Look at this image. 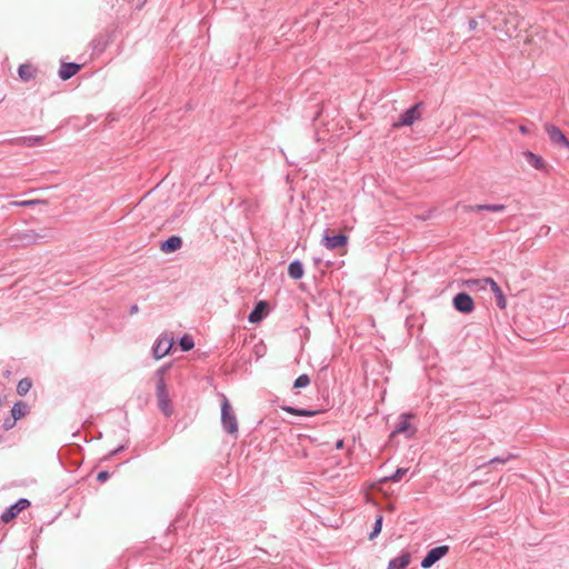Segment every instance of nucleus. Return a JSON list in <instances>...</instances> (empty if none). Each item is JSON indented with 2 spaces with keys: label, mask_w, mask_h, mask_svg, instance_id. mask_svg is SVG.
Here are the masks:
<instances>
[{
  "label": "nucleus",
  "mask_w": 569,
  "mask_h": 569,
  "mask_svg": "<svg viewBox=\"0 0 569 569\" xmlns=\"http://www.w3.org/2000/svg\"><path fill=\"white\" fill-rule=\"evenodd\" d=\"M169 367V365L162 366L156 371V397L158 400V407L167 417H169L172 413L171 399L169 396L168 387L164 381V373L167 372Z\"/></svg>",
  "instance_id": "1"
},
{
  "label": "nucleus",
  "mask_w": 569,
  "mask_h": 569,
  "mask_svg": "<svg viewBox=\"0 0 569 569\" xmlns=\"http://www.w3.org/2000/svg\"><path fill=\"white\" fill-rule=\"evenodd\" d=\"M496 297V305L499 309L505 310L507 308V299L500 287H496L492 291Z\"/></svg>",
  "instance_id": "23"
},
{
  "label": "nucleus",
  "mask_w": 569,
  "mask_h": 569,
  "mask_svg": "<svg viewBox=\"0 0 569 569\" xmlns=\"http://www.w3.org/2000/svg\"><path fill=\"white\" fill-rule=\"evenodd\" d=\"M110 475L108 471H100L97 476V479L101 482L106 481L107 479H109Z\"/></svg>",
  "instance_id": "33"
},
{
  "label": "nucleus",
  "mask_w": 569,
  "mask_h": 569,
  "mask_svg": "<svg viewBox=\"0 0 569 569\" xmlns=\"http://www.w3.org/2000/svg\"><path fill=\"white\" fill-rule=\"evenodd\" d=\"M267 303L264 301H260L256 305L253 310L249 313L248 320L251 323L260 322L266 315Z\"/></svg>",
  "instance_id": "16"
},
{
  "label": "nucleus",
  "mask_w": 569,
  "mask_h": 569,
  "mask_svg": "<svg viewBox=\"0 0 569 569\" xmlns=\"http://www.w3.org/2000/svg\"><path fill=\"white\" fill-rule=\"evenodd\" d=\"M545 128H546V132L552 143L567 147L569 141L558 127H556L553 124H546Z\"/></svg>",
  "instance_id": "9"
},
{
  "label": "nucleus",
  "mask_w": 569,
  "mask_h": 569,
  "mask_svg": "<svg viewBox=\"0 0 569 569\" xmlns=\"http://www.w3.org/2000/svg\"><path fill=\"white\" fill-rule=\"evenodd\" d=\"M409 418L410 416L408 415H401L400 420L393 430V433H403L410 430L411 426L409 422Z\"/></svg>",
  "instance_id": "22"
},
{
  "label": "nucleus",
  "mask_w": 569,
  "mask_h": 569,
  "mask_svg": "<svg viewBox=\"0 0 569 569\" xmlns=\"http://www.w3.org/2000/svg\"><path fill=\"white\" fill-rule=\"evenodd\" d=\"M44 137L42 136H28L19 139V144L22 147H34L43 143Z\"/></svg>",
  "instance_id": "20"
},
{
  "label": "nucleus",
  "mask_w": 569,
  "mask_h": 569,
  "mask_svg": "<svg viewBox=\"0 0 569 569\" xmlns=\"http://www.w3.org/2000/svg\"><path fill=\"white\" fill-rule=\"evenodd\" d=\"M506 209L505 204L495 203V204H476V206H463L465 211H491V212H501Z\"/></svg>",
  "instance_id": "15"
},
{
  "label": "nucleus",
  "mask_w": 569,
  "mask_h": 569,
  "mask_svg": "<svg viewBox=\"0 0 569 569\" xmlns=\"http://www.w3.org/2000/svg\"><path fill=\"white\" fill-rule=\"evenodd\" d=\"M408 472L407 468H398L391 476L385 478L383 481L390 480L393 482H398L402 479V477Z\"/></svg>",
  "instance_id": "27"
},
{
  "label": "nucleus",
  "mask_w": 569,
  "mask_h": 569,
  "mask_svg": "<svg viewBox=\"0 0 569 569\" xmlns=\"http://www.w3.org/2000/svg\"><path fill=\"white\" fill-rule=\"evenodd\" d=\"M281 409L290 415L302 416V417H312L317 415V411L307 410V409H298L291 406H282Z\"/></svg>",
  "instance_id": "21"
},
{
  "label": "nucleus",
  "mask_w": 569,
  "mask_h": 569,
  "mask_svg": "<svg viewBox=\"0 0 569 569\" xmlns=\"http://www.w3.org/2000/svg\"><path fill=\"white\" fill-rule=\"evenodd\" d=\"M29 411V406L22 401H18L13 405L11 409V416L13 419V422H16L18 419H21L24 417Z\"/></svg>",
  "instance_id": "17"
},
{
  "label": "nucleus",
  "mask_w": 569,
  "mask_h": 569,
  "mask_svg": "<svg viewBox=\"0 0 569 569\" xmlns=\"http://www.w3.org/2000/svg\"><path fill=\"white\" fill-rule=\"evenodd\" d=\"M182 247V239L179 236H171L160 244V250L164 253H171Z\"/></svg>",
  "instance_id": "11"
},
{
  "label": "nucleus",
  "mask_w": 569,
  "mask_h": 569,
  "mask_svg": "<svg viewBox=\"0 0 569 569\" xmlns=\"http://www.w3.org/2000/svg\"><path fill=\"white\" fill-rule=\"evenodd\" d=\"M36 72H37L36 69L31 64H28V63L21 64L18 69V74H19L20 79L23 81H30L31 79H33L36 76Z\"/></svg>",
  "instance_id": "18"
},
{
  "label": "nucleus",
  "mask_w": 569,
  "mask_h": 569,
  "mask_svg": "<svg viewBox=\"0 0 569 569\" xmlns=\"http://www.w3.org/2000/svg\"><path fill=\"white\" fill-rule=\"evenodd\" d=\"M411 556L409 552H402L400 556L392 558L387 569H405L409 566Z\"/></svg>",
  "instance_id": "14"
},
{
  "label": "nucleus",
  "mask_w": 569,
  "mask_h": 569,
  "mask_svg": "<svg viewBox=\"0 0 569 569\" xmlns=\"http://www.w3.org/2000/svg\"><path fill=\"white\" fill-rule=\"evenodd\" d=\"M519 131H520L522 134H528V133H529V129H528L526 126H523V124H521V126L519 127Z\"/></svg>",
  "instance_id": "36"
},
{
  "label": "nucleus",
  "mask_w": 569,
  "mask_h": 569,
  "mask_svg": "<svg viewBox=\"0 0 569 569\" xmlns=\"http://www.w3.org/2000/svg\"><path fill=\"white\" fill-rule=\"evenodd\" d=\"M139 310L138 306L137 305H133L131 308H130V313L133 315V313H137Z\"/></svg>",
  "instance_id": "37"
},
{
  "label": "nucleus",
  "mask_w": 569,
  "mask_h": 569,
  "mask_svg": "<svg viewBox=\"0 0 569 569\" xmlns=\"http://www.w3.org/2000/svg\"><path fill=\"white\" fill-rule=\"evenodd\" d=\"M310 385V378L308 375H300L293 382V388H305Z\"/></svg>",
  "instance_id": "29"
},
{
  "label": "nucleus",
  "mask_w": 569,
  "mask_h": 569,
  "mask_svg": "<svg viewBox=\"0 0 569 569\" xmlns=\"http://www.w3.org/2000/svg\"><path fill=\"white\" fill-rule=\"evenodd\" d=\"M173 345V339L168 336H160L156 341L152 352L153 357L159 360L169 353Z\"/></svg>",
  "instance_id": "6"
},
{
  "label": "nucleus",
  "mask_w": 569,
  "mask_h": 569,
  "mask_svg": "<svg viewBox=\"0 0 569 569\" xmlns=\"http://www.w3.org/2000/svg\"><path fill=\"white\" fill-rule=\"evenodd\" d=\"M80 68H81L80 64H78L76 62L62 63L59 69V77L62 80H68L71 77H73L80 70Z\"/></svg>",
  "instance_id": "13"
},
{
  "label": "nucleus",
  "mask_w": 569,
  "mask_h": 569,
  "mask_svg": "<svg viewBox=\"0 0 569 569\" xmlns=\"http://www.w3.org/2000/svg\"><path fill=\"white\" fill-rule=\"evenodd\" d=\"M13 425H14L13 419H7V420H4V422H3V427H4V429H7V430H8V429H10V428H12V427H13Z\"/></svg>",
  "instance_id": "34"
},
{
  "label": "nucleus",
  "mask_w": 569,
  "mask_h": 569,
  "mask_svg": "<svg viewBox=\"0 0 569 569\" xmlns=\"http://www.w3.org/2000/svg\"><path fill=\"white\" fill-rule=\"evenodd\" d=\"M515 458H516V455H513V453H508V455L501 456V457H495V458L490 459L488 462L483 463L482 467H485L487 465H493V463H506L509 460L515 459Z\"/></svg>",
  "instance_id": "26"
},
{
  "label": "nucleus",
  "mask_w": 569,
  "mask_h": 569,
  "mask_svg": "<svg viewBox=\"0 0 569 569\" xmlns=\"http://www.w3.org/2000/svg\"><path fill=\"white\" fill-rule=\"evenodd\" d=\"M468 24H469V29H470L471 31H472V30H476V29H477V26H478V23H477V21H476L475 19H470V20H469V22H468Z\"/></svg>",
  "instance_id": "35"
},
{
  "label": "nucleus",
  "mask_w": 569,
  "mask_h": 569,
  "mask_svg": "<svg viewBox=\"0 0 569 569\" xmlns=\"http://www.w3.org/2000/svg\"><path fill=\"white\" fill-rule=\"evenodd\" d=\"M468 286L471 288H476L479 290H483L487 288L486 283L482 282V279H471L467 281Z\"/></svg>",
  "instance_id": "31"
},
{
  "label": "nucleus",
  "mask_w": 569,
  "mask_h": 569,
  "mask_svg": "<svg viewBox=\"0 0 569 569\" xmlns=\"http://www.w3.org/2000/svg\"><path fill=\"white\" fill-rule=\"evenodd\" d=\"M180 347L183 351H189L191 350L193 347H194V342H193V339L188 336V335H184L181 339H180Z\"/></svg>",
  "instance_id": "28"
},
{
  "label": "nucleus",
  "mask_w": 569,
  "mask_h": 569,
  "mask_svg": "<svg viewBox=\"0 0 569 569\" xmlns=\"http://www.w3.org/2000/svg\"><path fill=\"white\" fill-rule=\"evenodd\" d=\"M123 449V446H120L118 449L111 451V455H117L119 451H121Z\"/></svg>",
  "instance_id": "39"
},
{
  "label": "nucleus",
  "mask_w": 569,
  "mask_h": 569,
  "mask_svg": "<svg viewBox=\"0 0 569 569\" xmlns=\"http://www.w3.org/2000/svg\"><path fill=\"white\" fill-rule=\"evenodd\" d=\"M347 241H348V237L345 234H336V236L325 234L322 238V244L329 250H335L340 247H343V246H346Z\"/></svg>",
  "instance_id": "10"
},
{
  "label": "nucleus",
  "mask_w": 569,
  "mask_h": 569,
  "mask_svg": "<svg viewBox=\"0 0 569 569\" xmlns=\"http://www.w3.org/2000/svg\"><path fill=\"white\" fill-rule=\"evenodd\" d=\"M32 387V381L29 378H23L18 382L17 392L20 396H24L29 392Z\"/></svg>",
  "instance_id": "24"
},
{
  "label": "nucleus",
  "mask_w": 569,
  "mask_h": 569,
  "mask_svg": "<svg viewBox=\"0 0 569 569\" xmlns=\"http://www.w3.org/2000/svg\"><path fill=\"white\" fill-rule=\"evenodd\" d=\"M42 201L41 200H38V199H33V200H23V201H13L11 202V206H16V207H33L38 203H41Z\"/></svg>",
  "instance_id": "30"
},
{
  "label": "nucleus",
  "mask_w": 569,
  "mask_h": 569,
  "mask_svg": "<svg viewBox=\"0 0 569 569\" xmlns=\"http://www.w3.org/2000/svg\"><path fill=\"white\" fill-rule=\"evenodd\" d=\"M382 521H383V518L381 515H379L377 518H376V521H375V526H373V529L372 531L369 533V539L370 540H373L376 537H378V535L381 532V528H382Z\"/></svg>",
  "instance_id": "25"
},
{
  "label": "nucleus",
  "mask_w": 569,
  "mask_h": 569,
  "mask_svg": "<svg viewBox=\"0 0 569 569\" xmlns=\"http://www.w3.org/2000/svg\"><path fill=\"white\" fill-rule=\"evenodd\" d=\"M523 157H525L526 161L535 169H537L539 171H545V172L547 171L548 166L546 164V162L543 161V159L540 156H538L531 151H525Z\"/></svg>",
  "instance_id": "12"
},
{
  "label": "nucleus",
  "mask_w": 569,
  "mask_h": 569,
  "mask_svg": "<svg viewBox=\"0 0 569 569\" xmlns=\"http://www.w3.org/2000/svg\"><path fill=\"white\" fill-rule=\"evenodd\" d=\"M449 551L448 546H439L428 551L426 557L421 561V567L428 569L432 567L438 560L446 556Z\"/></svg>",
  "instance_id": "5"
},
{
  "label": "nucleus",
  "mask_w": 569,
  "mask_h": 569,
  "mask_svg": "<svg viewBox=\"0 0 569 569\" xmlns=\"http://www.w3.org/2000/svg\"><path fill=\"white\" fill-rule=\"evenodd\" d=\"M453 307L462 313H470L475 309V302L468 293L460 292L453 298Z\"/></svg>",
  "instance_id": "7"
},
{
  "label": "nucleus",
  "mask_w": 569,
  "mask_h": 569,
  "mask_svg": "<svg viewBox=\"0 0 569 569\" xmlns=\"http://www.w3.org/2000/svg\"><path fill=\"white\" fill-rule=\"evenodd\" d=\"M421 103H417L406 110L399 118L397 122L393 123V127H403L411 126L416 120L420 118L419 107Z\"/></svg>",
  "instance_id": "8"
},
{
  "label": "nucleus",
  "mask_w": 569,
  "mask_h": 569,
  "mask_svg": "<svg viewBox=\"0 0 569 569\" xmlns=\"http://www.w3.org/2000/svg\"><path fill=\"white\" fill-rule=\"evenodd\" d=\"M482 282H485L486 286H489L491 291H495V288L499 287L492 278H482Z\"/></svg>",
  "instance_id": "32"
},
{
  "label": "nucleus",
  "mask_w": 569,
  "mask_h": 569,
  "mask_svg": "<svg viewBox=\"0 0 569 569\" xmlns=\"http://www.w3.org/2000/svg\"><path fill=\"white\" fill-rule=\"evenodd\" d=\"M343 448V440H338L336 443V449H342Z\"/></svg>",
  "instance_id": "38"
},
{
  "label": "nucleus",
  "mask_w": 569,
  "mask_h": 569,
  "mask_svg": "<svg viewBox=\"0 0 569 569\" xmlns=\"http://www.w3.org/2000/svg\"><path fill=\"white\" fill-rule=\"evenodd\" d=\"M288 273L295 280L301 279L303 276L302 263L298 260L290 262V264L288 267Z\"/></svg>",
  "instance_id": "19"
},
{
  "label": "nucleus",
  "mask_w": 569,
  "mask_h": 569,
  "mask_svg": "<svg viewBox=\"0 0 569 569\" xmlns=\"http://www.w3.org/2000/svg\"><path fill=\"white\" fill-rule=\"evenodd\" d=\"M29 506L30 501L26 498H21L16 503L6 509V511L2 512L0 519L2 522L8 523Z\"/></svg>",
  "instance_id": "4"
},
{
  "label": "nucleus",
  "mask_w": 569,
  "mask_h": 569,
  "mask_svg": "<svg viewBox=\"0 0 569 569\" xmlns=\"http://www.w3.org/2000/svg\"><path fill=\"white\" fill-rule=\"evenodd\" d=\"M43 236L33 230L17 232L9 238L13 247H27L37 243Z\"/></svg>",
  "instance_id": "3"
},
{
  "label": "nucleus",
  "mask_w": 569,
  "mask_h": 569,
  "mask_svg": "<svg viewBox=\"0 0 569 569\" xmlns=\"http://www.w3.org/2000/svg\"><path fill=\"white\" fill-rule=\"evenodd\" d=\"M221 425L226 432L229 435L237 436L238 433V420L232 407L224 395H221Z\"/></svg>",
  "instance_id": "2"
}]
</instances>
